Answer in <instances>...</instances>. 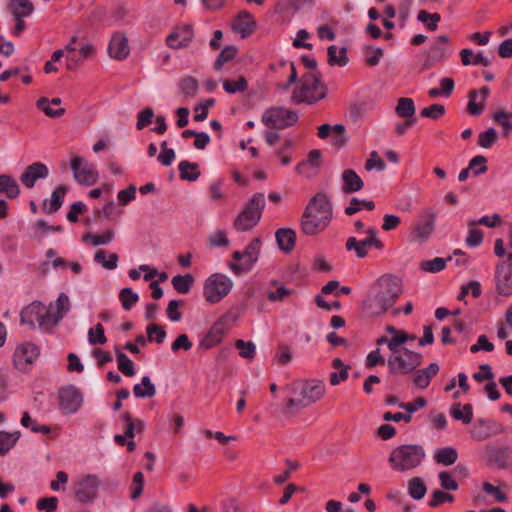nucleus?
Here are the masks:
<instances>
[{
  "mask_svg": "<svg viewBox=\"0 0 512 512\" xmlns=\"http://www.w3.org/2000/svg\"><path fill=\"white\" fill-rule=\"evenodd\" d=\"M146 333L148 341L158 344L163 343L167 335L164 327L155 323L149 324L146 327Z\"/></svg>",
  "mask_w": 512,
  "mask_h": 512,
  "instance_id": "47",
  "label": "nucleus"
},
{
  "mask_svg": "<svg viewBox=\"0 0 512 512\" xmlns=\"http://www.w3.org/2000/svg\"><path fill=\"white\" fill-rule=\"evenodd\" d=\"M20 438V432L15 431L9 433L7 431H0V455H5L12 449Z\"/></svg>",
  "mask_w": 512,
  "mask_h": 512,
  "instance_id": "40",
  "label": "nucleus"
},
{
  "mask_svg": "<svg viewBox=\"0 0 512 512\" xmlns=\"http://www.w3.org/2000/svg\"><path fill=\"white\" fill-rule=\"evenodd\" d=\"M341 178L343 181L342 191L345 194L356 193L364 187L363 180L353 169H345Z\"/></svg>",
  "mask_w": 512,
  "mask_h": 512,
  "instance_id": "25",
  "label": "nucleus"
},
{
  "mask_svg": "<svg viewBox=\"0 0 512 512\" xmlns=\"http://www.w3.org/2000/svg\"><path fill=\"white\" fill-rule=\"evenodd\" d=\"M417 19L422 23H426L429 30L435 31L438 27V22L441 20V16L438 13L430 14L426 10H420Z\"/></svg>",
  "mask_w": 512,
  "mask_h": 512,
  "instance_id": "53",
  "label": "nucleus"
},
{
  "mask_svg": "<svg viewBox=\"0 0 512 512\" xmlns=\"http://www.w3.org/2000/svg\"><path fill=\"white\" fill-rule=\"evenodd\" d=\"M0 194H5L9 199H16L20 194L17 181L9 174L0 175Z\"/></svg>",
  "mask_w": 512,
  "mask_h": 512,
  "instance_id": "30",
  "label": "nucleus"
},
{
  "mask_svg": "<svg viewBox=\"0 0 512 512\" xmlns=\"http://www.w3.org/2000/svg\"><path fill=\"white\" fill-rule=\"evenodd\" d=\"M327 87L321 80L320 72H308L301 76L291 95L294 104H314L325 98Z\"/></svg>",
  "mask_w": 512,
  "mask_h": 512,
  "instance_id": "4",
  "label": "nucleus"
},
{
  "mask_svg": "<svg viewBox=\"0 0 512 512\" xmlns=\"http://www.w3.org/2000/svg\"><path fill=\"white\" fill-rule=\"evenodd\" d=\"M39 356V349L33 343L27 342L18 346L13 359L15 366L20 370H27Z\"/></svg>",
  "mask_w": 512,
  "mask_h": 512,
  "instance_id": "17",
  "label": "nucleus"
},
{
  "mask_svg": "<svg viewBox=\"0 0 512 512\" xmlns=\"http://www.w3.org/2000/svg\"><path fill=\"white\" fill-rule=\"evenodd\" d=\"M48 174L49 170L45 164L34 162L25 168L20 176V181L26 188L31 189L37 180L47 178Z\"/></svg>",
  "mask_w": 512,
  "mask_h": 512,
  "instance_id": "21",
  "label": "nucleus"
},
{
  "mask_svg": "<svg viewBox=\"0 0 512 512\" xmlns=\"http://www.w3.org/2000/svg\"><path fill=\"white\" fill-rule=\"evenodd\" d=\"M403 293L402 281L395 275H382L373 284L362 302V309L369 317L384 315Z\"/></svg>",
  "mask_w": 512,
  "mask_h": 512,
  "instance_id": "1",
  "label": "nucleus"
},
{
  "mask_svg": "<svg viewBox=\"0 0 512 512\" xmlns=\"http://www.w3.org/2000/svg\"><path fill=\"white\" fill-rule=\"evenodd\" d=\"M100 481L95 475H87L75 484V498L81 503H89L96 499Z\"/></svg>",
  "mask_w": 512,
  "mask_h": 512,
  "instance_id": "14",
  "label": "nucleus"
},
{
  "mask_svg": "<svg viewBox=\"0 0 512 512\" xmlns=\"http://www.w3.org/2000/svg\"><path fill=\"white\" fill-rule=\"evenodd\" d=\"M445 114V107L442 104H432L423 108L420 115L425 118L437 120Z\"/></svg>",
  "mask_w": 512,
  "mask_h": 512,
  "instance_id": "59",
  "label": "nucleus"
},
{
  "mask_svg": "<svg viewBox=\"0 0 512 512\" xmlns=\"http://www.w3.org/2000/svg\"><path fill=\"white\" fill-rule=\"evenodd\" d=\"M422 363V355L408 348L395 349L387 360L392 374H409Z\"/></svg>",
  "mask_w": 512,
  "mask_h": 512,
  "instance_id": "7",
  "label": "nucleus"
},
{
  "mask_svg": "<svg viewBox=\"0 0 512 512\" xmlns=\"http://www.w3.org/2000/svg\"><path fill=\"white\" fill-rule=\"evenodd\" d=\"M397 116L405 119H415L414 115L416 107L414 101L408 97H401L398 99L397 106L395 108Z\"/></svg>",
  "mask_w": 512,
  "mask_h": 512,
  "instance_id": "35",
  "label": "nucleus"
},
{
  "mask_svg": "<svg viewBox=\"0 0 512 512\" xmlns=\"http://www.w3.org/2000/svg\"><path fill=\"white\" fill-rule=\"evenodd\" d=\"M298 121V114L285 107H272L262 115V122L272 129H284Z\"/></svg>",
  "mask_w": 512,
  "mask_h": 512,
  "instance_id": "11",
  "label": "nucleus"
},
{
  "mask_svg": "<svg viewBox=\"0 0 512 512\" xmlns=\"http://www.w3.org/2000/svg\"><path fill=\"white\" fill-rule=\"evenodd\" d=\"M115 353L117 356L118 369L127 377H132L135 375V368L132 360L119 350L118 347L115 348Z\"/></svg>",
  "mask_w": 512,
  "mask_h": 512,
  "instance_id": "43",
  "label": "nucleus"
},
{
  "mask_svg": "<svg viewBox=\"0 0 512 512\" xmlns=\"http://www.w3.org/2000/svg\"><path fill=\"white\" fill-rule=\"evenodd\" d=\"M265 208L263 193H255L234 220L233 227L239 232L253 229L260 221Z\"/></svg>",
  "mask_w": 512,
  "mask_h": 512,
  "instance_id": "6",
  "label": "nucleus"
},
{
  "mask_svg": "<svg viewBox=\"0 0 512 512\" xmlns=\"http://www.w3.org/2000/svg\"><path fill=\"white\" fill-rule=\"evenodd\" d=\"M439 369L437 363H431L426 368L415 371L413 375L414 384L421 389H425L430 384L431 379L438 374Z\"/></svg>",
  "mask_w": 512,
  "mask_h": 512,
  "instance_id": "27",
  "label": "nucleus"
},
{
  "mask_svg": "<svg viewBox=\"0 0 512 512\" xmlns=\"http://www.w3.org/2000/svg\"><path fill=\"white\" fill-rule=\"evenodd\" d=\"M22 426L30 428L35 433L48 434L51 432V428L47 425L37 424L29 415L28 412H24L21 418Z\"/></svg>",
  "mask_w": 512,
  "mask_h": 512,
  "instance_id": "55",
  "label": "nucleus"
},
{
  "mask_svg": "<svg viewBox=\"0 0 512 512\" xmlns=\"http://www.w3.org/2000/svg\"><path fill=\"white\" fill-rule=\"evenodd\" d=\"M22 6L24 8H26L25 12H21V13L14 12V18L16 20V24H15V27H14L12 33L15 36H19L24 31V29L26 27V24H25V21L23 20V18L31 15L34 11L33 3L24 2L22 4Z\"/></svg>",
  "mask_w": 512,
  "mask_h": 512,
  "instance_id": "42",
  "label": "nucleus"
},
{
  "mask_svg": "<svg viewBox=\"0 0 512 512\" xmlns=\"http://www.w3.org/2000/svg\"><path fill=\"white\" fill-rule=\"evenodd\" d=\"M502 223L501 216L498 213H494L492 216H483L479 219H472L468 221V227H474L477 225H484L489 228H495L500 226Z\"/></svg>",
  "mask_w": 512,
  "mask_h": 512,
  "instance_id": "50",
  "label": "nucleus"
},
{
  "mask_svg": "<svg viewBox=\"0 0 512 512\" xmlns=\"http://www.w3.org/2000/svg\"><path fill=\"white\" fill-rule=\"evenodd\" d=\"M276 242L280 250L290 253L296 244V232L291 228H280L275 233Z\"/></svg>",
  "mask_w": 512,
  "mask_h": 512,
  "instance_id": "26",
  "label": "nucleus"
},
{
  "mask_svg": "<svg viewBox=\"0 0 512 512\" xmlns=\"http://www.w3.org/2000/svg\"><path fill=\"white\" fill-rule=\"evenodd\" d=\"M256 28V22L251 13L241 11L232 22V29L241 34L242 38L250 36Z\"/></svg>",
  "mask_w": 512,
  "mask_h": 512,
  "instance_id": "24",
  "label": "nucleus"
},
{
  "mask_svg": "<svg viewBox=\"0 0 512 512\" xmlns=\"http://www.w3.org/2000/svg\"><path fill=\"white\" fill-rule=\"evenodd\" d=\"M194 276L192 274H185V275H176L172 278V285L173 288L181 294H187L193 284H194Z\"/></svg>",
  "mask_w": 512,
  "mask_h": 512,
  "instance_id": "38",
  "label": "nucleus"
},
{
  "mask_svg": "<svg viewBox=\"0 0 512 512\" xmlns=\"http://www.w3.org/2000/svg\"><path fill=\"white\" fill-rule=\"evenodd\" d=\"M119 299L124 310L129 311L138 301L139 296L131 288H123L119 293Z\"/></svg>",
  "mask_w": 512,
  "mask_h": 512,
  "instance_id": "51",
  "label": "nucleus"
},
{
  "mask_svg": "<svg viewBox=\"0 0 512 512\" xmlns=\"http://www.w3.org/2000/svg\"><path fill=\"white\" fill-rule=\"evenodd\" d=\"M194 36L190 26L175 28L166 38V44L172 49H181L189 45Z\"/></svg>",
  "mask_w": 512,
  "mask_h": 512,
  "instance_id": "22",
  "label": "nucleus"
},
{
  "mask_svg": "<svg viewBox=\"0 0 512 512\" xmlns=\"http://www.w3.org/2000/svg\"><path fill=\"white\" fill-rule=\"evenodd\" d=\"M71 170L73 171L74 179L82 185H93L98 180V173L95 171L92 164L84 160L80 156H75L71 159Z\"/></svg>",
  "mask_w": 512,
  "mask_h": 512,
  "instance_id": "13",
  "label": "nucleus"
},
{
  "mask_svg": "<svg viewBox=\"0 0 512 512\" xmlns=\"http://www.w3.org/2000/svg\"><path fill=\"white\" fill-rule=\"evenodd\" d=\"M154 110L151 107L143 109L137 117L136 128L142 130L152 123Z\"/></svg>",
  "mask_w": 512,
  "mask_h": 512,
  "instance_id": "64",
  "label": "nucleus"
},
{
  "mask_svg": "<svg viewBox=\"0 0 512 512\" xmlns=\"http://www.w3.org/2000/svg\"><path fill=\"white\" fill-rule=\"evenodd\" d=\"M503 426L494 420L478 419L471 430V436L477 441H484L493 435L502 433Z\"/></svg>",
  "mask_w": 512,
  "mask_h": 512,
  "instance_id": "18",
  "label": "nucleus"
},
{
  "mask_svg": "<svg viewBox=\"0 0 512 512\" xmlns=\"http://www.w3.org/2000/svg\"><path fill=\"white\" fill-rule=\"evenodd\" d=\"M260 248H261L260 238H254L247 245L245 250L242 251L244 261L242 263L229 262L228 267L231 269V271L235 275H242L243 273L250 271L259 259Z\"/></svg>",
  "mask_w": 512,
  "mask_h": 512,
  "instance_id": "12",
  "label": "nucleus"
},
{
  "mask_svg": "<svg viewBox=\"0 0 512 512\" xmlns=\"http://www.w3.org/2000/svg\"><path fill=\"white\" fill-rule=\"evenodd\" d=\"M386 167L385 162L379 157L377 151H372L369 158L366 160L364 168L366 171L376 169L377 171H383Z\"/></svg>",
  "mask_w": 512,
  "mask_h": 512,
  "instance_id": "62",
  "label": "nucleus"
},
{
  "mask_svg": "<svg viewBox=\"0 0 512 512\" xmlns=\"http://www.w3.org/2000/svg\"><path fill=\"white\" fill-rule=\"evenodd\" d=\"M425 455L422 445L405 444L392 450L388 462L392 469L398 472H406L420 466Z\"/></svg>",
  "mask_w": 512,
  "mask_h": 512,
  "instance_id": "5",
  "label": "nucleus"
},
{
  "mask_svg": "<svg viewBox=\"0 0 512 512\" xmlns=\"http://www.w3.org/2000/svg\"><path fill=\"white\" fill-rule=\"evenodd\" d=\"M333 216V206L325 193H317L308 202L301 220V231L305 235H317L330 224Z\"/></svg>",
  "mask_w": 512,
  "mask_h": 512,
  "instance_id": "2",
  "label": "nucleus"
},
{
  "mask_svg": "<svg viewBox=\"0 0 512 512\" xmlns=\"http://www.w3.org/2000/svg\"><path fill=\"white\" fill-rule=\"evenodd\" d=\"M179 89L186 98H194L199 90V84L196 78L185 76L180 80Z\"/></svg>",
  "mask_w": 512,
  "mask_h": 512,
  "instance_id": "41",
  "label": "nucleus"
},
{
  "mask_svg": "<svg viewBox=\"0 0 512 512\" xmlns=\"http://www.w3.org/2000/svg\"><path fill=\"white\" fill-rule=\"evenodd\" d=\"M450 414L455 420L469 424L473 419V408L471 404L462 406L460 403H455L450 409Z\"/></svg>",
  "mask_w": 512,
  "mask_h": 512,
  "instance_id": "34",
  "label": "nucleus"
},
{
  "mask_svg": "<svg viewBox=\"0 0 512 512\" xmlns=\"http://www.w3.org/2000/svg\"><path fill=\"white\" fill-rule=\"evenodd\" d=\"M133 393L137 398H151L156 394V388L151 382L150 377L144 376L141 384L134 385Z\"/></svg>",
  "mask_w": 512,
  "mask_h": 512,
  "instance_id": "37",
  "label": "nucleus"
},
{
  "mask_svg": "<svg viewBox=\"0 0 512 512\" xmlns=\"http://www.w3.org/2000/svg\"><path fill=\"white\" fill-rule=\"evenodd\" d=\"M384 246L383 242L378 238V231L375 227H369L366 230V237L358 240L356 237H348L345 243L347 252H354L358 258H365L368 255V249L375 247L380 250Z\"/></svg>",
  "mask_w": 512,
  "mask_h": 512,
  "instance_id": "10",
  "label": "nucleus"
},
{
  "mask_svg": "<svg viewBox=\"0 0 512 512\" xmlns=\"http://www.w3.org/2000/svg\"><path fill=\"white\" fill-rule=\"evenodd\" d=\"M460 57L464 66L483 65L487 67L491 63L490 60L483 55V53L479 52L474 54L471 49H462L460 51Z\"/></svg>",
  "mask_w": 512,
  "mask_h": 512,
  "instance_id": "33",
  "label": "nucleus"
},
{
  "mask_svg": "<svg viewBox=\"0 0 512 512\" xmlns=\"http://www.w3.org/2000/svg\"><path fill=\"white\" fill-rule=\"evenodd\" d=\"M69 297L65 293H61L56 301L57 311L52 313V318L57 322L63 318L64 314L69 310Z\"/></svg>",
  "mask_w": 512,
  "mask_h": 512,
  "instance_id": "61",
  "label": "nucleus"
},
{
  "mask_svg": "<svg viewBox=\"0 0 512 512\" xmlns=\"http://www.w3.org/2000/svg\"><path fill=\"white\" fill-rule=\"evenodd\" d=\"M293 397L289 398L282 413L289 418L295 417L302 409L319 401L325 394L326 388L320 380H308L293 383L290 386Z\"/></svg>",
  "mask_w": 512,
  "mask_h": 512,
  "instance_id": "3",
  "label": "nucleus"
},
{
  "mask_svg": "<svg viewBox=\"0 0 512 512\" xmlns=\"http://www.w3.org/2000/svg\"><path fill=\"white\" fill-rule=\"evenodd\" d=\"M225 331L222 323H215L200 342V347L210 349L222 341Z\"/></svg>",
  "mask_w": 512,
  "mask_h": 512,
  "instance_id": "29",
  "label": "nucleus"
},
{
  "mask_svg": "<svg viewBox=\"0 0 512 512\" xmlns=\"http://www.w3.org/2000/svg\"><path fill=\"white\" fill-rule=\"evenodd\" d=\"M498 134L494 128H488L478 136V145L484 149H489L497 141Z\"/></svg>",
  "mask_w": 512,
  "mask_h": 512,
  "instance_id": "54",
  "label": "nucleus"
},
{
  "mask_svg": "<svg viewBox=\"0 0 512 512\" xmlns=\"http://www.w3.org/2000/svg\"><path fill=\"white\" fill-rule=\"evenodd\" d=\"M88 339L90 344H105L107 342V338L105 336L104 327L102 324L98 323L93 328L88 331Z\"/></svg>",
  "mask_w": 512,
  "mask_h": 512,
  "instance_id": "56",
  "label": "nucleus"
},
{
  "mask_svg": "<svg viewBox=\"0 0 512 512\" xmlns=\"http://www.w3.org/2000/svg\"><path fill=\"white\" fill-rule=\"evenodd\" d=\"M94 259L97 263L101 264L104 268L112 270L117 267L119 258L116 253H111L108 256V258H106L105 250L99 249L96 251Z\"/></svg>",
  "mask_w": 512,
  "mask_h": 512,
  "instance_id": "46",
  "label": "nucleus"
},
{
  "mask_svg": "<svg viewBox=\"0 0 512 512\" xmlns=\"http://www.w3.org/2000/svg\"><path fill=\"white\" fill-rule=\"evenodd\" d=\"M485 458L488 463L494 464L500 469H505L512 465V447L486 446Z\"/></svg>",
  "mask_w": 512,
  "mask_h": 512,
  "instance_id": "19",
  "label": "nucleus"
},
{
  "mask_svg": "<svg viewBox=\"0 0 512 512\" xmlns=\"http://www.w3.org/2000/svg\"><path fill=\"white\" fill-rule=\"evenodd\" d=\"M20 321L21 324L28 325L32 329L36 324L44 328L57 324V319L52 318L51 310L39 301H34L22 309Z\"/></svg>",
  "mask_w": 512,
  "mask_h": 512,
  "instance_id": "8",
  "label": "nucleus"
},
{
  "mask_svg": "<svg viewBox=\"0 0 512 512\" xmlns=\"http://www.w3.org/2000/svg\"><path fill=\"white\" fill-rule=\"evenodd\" d=\"M58 398L60 408L65 414L75 413L82 404V396L73 386L60 389Z\"/></svg>",
  "mask_w": 512,
  "mask_h": 512,
  "instance_id": "16",
  "label": "nucleus"
},
{
  "mask_svg": "<svg viewBox=\"0 0 512 512\" xmlns=\"http://www.w3.org/2000/svg\"><path fill=\"white\" fill-rule=\"evenodd\" d=\"M427 487L424 480L420 477H413L408 481V493L411 498L420 500L424 498Z\"/></svg>",
  "mask_w": 512,
  "mask_h": 512,
  "instance_id": "39",
  "label": "nucleus"
},
{
  "mask_svg": "<svg viewBox=\"0 0 512 512\" xmlns=\"http://www.w3.org/2000/svg\"><path fill=\"white\" fill-rule=\"evenodd\" d=\"M223 89L229 94L245 92L248 89V82L243 76L237 80L226 79L223 81Z\"/></svg>",
  "mask_w": 512,
  "mask_h": 512,
  "instance_id": "45",
  "label": "nucleus"
},
{
  "mask_svg": "<svg viewBox=\"0 0 512 512\" xmlns=\"http://www.w3.org/2000/svg\"><path fill=\"white\" fill-rule=\"evenodd\" d=\"M450 260H452L451 257H449L448 259L436 257L432 260H426V261L421 262L420 268H421V270H423L425 272H430V273L440 272L445 268L446 262L450 261Z\"/></svg>",
  "mask_w": 512,
  "mask_h": 512,
  "instance_id": "49",
  "label": "nucleus"
},
{
  "mask_svg": "<svg viewBox=\"0 0 512 512\" xmlns=\"http://www.w3.org/2000/svg\"><path fill=\"white\" fill-rule=\"evenodd\" d=\"M67 193V187L59 185L51 194V199L45 200L43 203V211L46 214L56 213L62 206L65 194Z\"/></svg>",
  "mask_w": 512,
  "mask_h": 512,
  "instance_id": "28",
  "label": "nucleus"
},
{
  "mask_svg": "<svg viewBox=\"0 0 512 512\" xmlns=\"http://www.w3.org/2000/svg\"><path fill=\"white\" fill-rule=\"evenodd\" d=\"M435 219L436 214L432 209H423L420 214V219L412 230L414 239L420 242L426 241L435 228Z\"/></svg>",
  "mask_w": 512,
  "mask_h": 512,
  "instance_id": "15",
  "label": "nucleus"
},
{
  "mask_svg": "<svg viewBox=\"0 0 512 512\" xmlns=\"http://www.w3.org/2000/svg\"><path fill=\"white\" fill-rule=\"evenodd\" d=\"M235 347L239 350V355L245 359H253L255 357V345L251 341L237 340Z\"/></svg>",
  "mask_w": 512,
  "mask_h": 512,
  "instance_id": "58",
  "label": "nucleus"
},
{
  "mask_svg": "<svg viewBox=\"0 0 512 512\" xmlns=\"http://www.w3.org/2000/svg\"><path fill=\"white\" fill-rule=\"evenodd\" d=\"M178 169L182 180L195 181L201 174L197 163L186 160L179 163Z\"/></svg>",
  "mask_w": 512,
  "mask_h": 512,
  "instance_id": "36",
  "label": "nucleus"
},
{
  "mask_svg": "<svg viewBox=\"0 0 512 512\" xmlns=\"http://www.w3.org/2000/svg\"><path fill=\"white\" fill-rule=\"evenodd\" d=\"M486 162V157L482 155H477L470 160L468 169L473 170V174L475 176L481 175L485 173L488 169Z\"/></svg>",
  "mask_w": 512,
  "mask_h": 512,
  "instance_id": "60",
  "label": "nucleus"
},
{
  "mask_svg": "<svg viewBox=\"0 0 512 512\" xmlns=\"http://www.w3.org/2000/svg\"><path fill=\"white\" fill-rule=\"evenodd\" d=\"M108 53L116 60L126 59L130 54L128 38L123 33H115L109 42Z\"/></svg>",
  "mask_w": 512,
  "mask_h": 512,
  "instance_id": "23",
  "label": "nucleus"
},
{
  "mask_svg": "<svg viewBox=\"0 0 512 512\" xmlns=\"http://www.w3.org/2000/svg\"><path fill=\"white\" fill-rule=\"evenodd\" d=\"M327 61L330 66L343 67L348 63L347 49L342 47L340 49L335 45H331L327 49Z\"/></svg>",
  "mask_w": 512,
  "mask_h": 512,
  "instance_id": "31",
  "label": "nucleus"
},
{
  "mask_svg": "<svg viewBox=\"0 0 512 512\" xmlns=\"http://www.w3.org/2000/svg\"><path fill=\"white\" fill-rule=\"evenodd\" d=\"M458 459V452L452 446H446L436 450L434 454V460L438 464L444 466L453 465Z\"/></svg>",
  "mask_w": 512,
  "mask_h": 512,
  "instance_id": "32",
  "label": "nucleus"
},
{
  "mask_svg": "<svg viewBox=\"0 0 512 512\" xmlns=\"http://www.w3.org/2000/svg\"><path fill=\"white\" fill-rule=\"evenodd\" d=\"M114 237L112 230H107L103 234H85L83 240H89L94 246L104 245L109 243Z\"/></svg>",
  "mask_w": 512,
  "mask_h": 512,
  "instance_id": "57",
  "label": "nucleus"
},
{
  "mask_svg": "<svg viewBox=\"0 0 512 512\" xmlns=\"http://www.w3.org/2000/svg\"><path fill=\"white\" fill-rule=\"evenodd\" d=\"M478 96V91L473 89L470 90L468 93V104H467V110L468 112L473 116H479L483 113L485 109V103L480 101L479 103L476 102V98Z\"/></svg>",
  "mask_w": 512,
  "mask_h": 512,
  "instance_id": "52",
  "label": "nucleus"
},
{
  "mask_svg": "<svg viewBox=\"0 0 512 512\" xmlns=\"http://www.w3.org/2000/svg\"><path fill=\"white\" fill-rule=\"evenodd\" d=\"M237 52L238 49L236 46L228 45L224 47L214 62V69L219 71L224 66L225 63L235 58Z\"/></svg>",
  "mask_w": 512,
  "mask_h": 512,
  "instance_id": "44",
  "label": "nucleus"
},
{
  "mask_svg": "<svg viewBox=\"0 0 512 512\" xmlns=\"http://www.w3.org/2000/svg\"><path fill=\"white\" fill-rule=\"evenodd\" d=\"M409 341V334L404 330H398L396 335L389 339L388 348L391 352H395V349H402V344Z\"/></svg>",
  "mask_w": 512,
  "mask_h": 512,
  "instance_id": "63",
  "label": "nucleus"
},
{
  "mask_svg": "<svg viewBox=\"0 0 512 512\" xmlns=\"http://www.w3.org/2000/svg\"><path fill=\"white\" fill-rule=\"evenodd\" d=\"M496 288L499 294H512V268L508 262H499L496 266Z\"/></svg>",
  "mask_w": 512,
  "mask_h": 512,
  "instance_id": "20",
  "label": "nucleus"
},
{
  "mask_svg": "<svg viewBox=\"0 0 512 512\" xmlns=\"http://www.w3.org/2000/svg\"><path fill=\"white\" fill-rule=\"evenodd\" d=\"M50 105V101L46 97H40L36 102L37 108L48 117L58 118L65 114L66 110L64 108L53 109Z\"/></svg>",
  "mask_w": 512,
  "mask_h": 512,
  "instance_id": "48",
  "label": "nucleus"
},
{
  "mask_svg": "<svg viewBox=\"0 0 512 512\" xmlns=\"http://www.w3.org/2000/svg\"><path fill=\"white\" fill-rule=\"evenodd\" d=\"M232 287L233 282L227 275L214 273L204 283L203 296L207 302L215 304L227 296Z\"/></svg>",
  "mask_w": 512,
  "mask_h": 512,
  "instance_id": "9",
  "label": "nucleus"
}]
</instances>
